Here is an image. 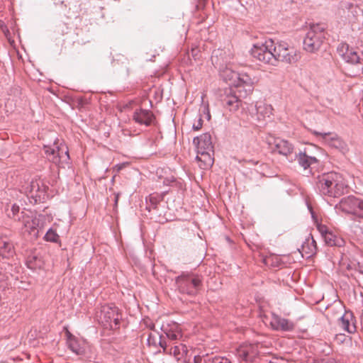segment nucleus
Masks as SVG:
<instances>
[{
  "label": "nucleus",
  "instance_id": "32",
  "mask_svg": "<svg viewBox=\"0 0 363 363\" xmlns=\"http://www.w3.org/2000/svg\"><path fill=\"white\" fill-rule=\"evenodd\" d=\"M19 211L20 207L16 204H13L11 206V213H9L8 216L11 218H13L14 220L18 221V216H21V213Z\"/></svg>",
  "mask_w": 363,
  "mask_h": 363
},
{
  "label": "nucleus",
  "instance_id": "14",
  "mask_svg": "<svg viewBox=\"0 0 363 363\" xmlns=\"http://www.w3.org/2000/svg\"><path fill=\"white\" fill-rule=\"evenodd\" d=\"M18 222L22 224V230L29 234H37L38 221L33 218V213L29 211L21 212V216L18 218Z\"/></svg>",
  "mask_w": 363,
  "mask_h": 363
},
{
  "label": "nucleus",
  "instance_id": "18",
  "mask_svg": "<svg viewBox=\"0 0 363 363\" xmlns=\"http://www.w3.org/2000/svg\"><path fill=\"white\" fill-rule=\"evenodd\" d=\"M273 151L285 156L289 162L294 161V145L286 140L276 139Z\"/></svg>",
  "mask_w": 363,
  "mask_h": 363
},
{
  "label": "nucleus",
  "instance_id": "39",
  "mask_svg": "<svg viewBox=\"0 0 363 363\" xmlns=\"http://www.w3.org/2000/svg\"><path fill=\"white\" fill-rule=\"evenodd\" d=\"M308 210H309V211H310V213L311 214V217L313 219H315V214H314V212H313V211L312 209V207L310 205H308Z\"/></svg>",
  "mask_w": 363,
  "mask_h": 363
},
{
  "label": "nucleus",
  "instance_id": "29",
  "mask_svg": "<svg viewBox=\"0 0 363 363\" xmlns=\"http://www.w3.org/2000/svg\"><path fill=\"white\" fill-rule=\"evenodd\" d=\"M67 345L72 352L76 354H82L84 352L77 339L72 336L69 332H67Z\"/></svg>",
  "mask_w": 363,
  "mask_h": 363
},
{
  "label": "nucleus",
  "instance_id": "31",
  "mask_svg": "<svg viewBox=\"0 0 363 363\" xmlns=\"http://www.w3.org/2000/svg\"><path fill=\"white\" fill-rule=\"evenodd\" d=\"M44 238L46 241L56 242L58 240L59 236L55 230L50 228L45 233Z\"/></svg>",
  "mask_w": 363,
  "mask_h": 363
},
{
  "label": "nucleus",
  "instance_id": "3",
  "mask_svg": "<svg viewBox=\"0 0 363 363\" xmlns=\"http://www.w3.org/2000/svg\"><path fill=\"white\" fill-rule=\"evenodd\" d=\"M347 184L342 176L337 172H328L318 176L315 181V189L324 196L337 197L345 193Z\"/></svg>",
  "mask_w": 363,
  "mask_h": 363
},
{
  "label": "nucleus",
  "instance_id": "10",
  "mask_svg": "<svg viewBox=\"0 0 363 363\" xmlns=\"http://www.w3.org/2000/svg\"><path fill=\"white\" fill-rule=\"evenodd\" d=\"M99 318L106 326L115 329L119 325L121 316L116 306L106 305L102 306Z\"/></svg>",
  "mask_w": 363,
  "mask_h": 363
},
{
  "label": "nucleus",
  "instance_id": "20",
  "mask_svg": "<svg viewBox=\"0 0 363 363\" xmlns=\"http://www.w3.org/2000/svg\"><path fill=\"white\" fill-rule=\"evenodd\" d=\"M213 151H201L197 152L196 160L201 169H208L212 167L213 164Z\"/></svg>",
  "mask_w": 363,
  "mask_h": 363
},
{
  "label": "nucleus",
  "instance_id": "8",
  "mask_svg": "<svg viewBox=\"0 0 363 363\" xmlns=\"http://www.w3.org/2000/svg\"><path fill=\"white\" fill-rule=\"evenodd\" d=\"M161 333H157L158 345L162 347L164 352L168 347V340H177L182 337L181 329L179 325L174 322H168L163 323L160 328Z\"/></svg>",
  "mask_w": 363,
  "mask_h": 363
},
{
  "label": "nucleus",
  "instance_id": "23",
  "mask_svg": "<svg viewBox=\"0 0 363 363\" xmlns=\"http://www.w3.org/2000/svg\"><path fill=\"white\" fill-rule=\"evenodd\" d=\"M194 360L195 363H231V362L225 357H211L207 354L195 355Z\"/></svg>",
  "mask_w": 363,
  "mask_h": 363
},
{
  "label": "nucleus",
  "instance_id": "9",
  "mask_svg": "<svg viewBox=\"0 0 363 363\" xmlns=\"http://www.w3.org/2000/svg\"><path fill=\"white\" fill-rule=\"evenodd\" d=\"M44 151L48 160L53 164H59L69 160L68 148L64 144L57 145L55 141L52 145H44Z\"/></svg>",
  "mask_w": 363,
  "mask_h": 363
},
{
  "label": "nucleus",
  "instance_id": "35",
  "mask_svg": "<svg viewBox=\"0 0 363 363\" xmlns=\"http://www.w3.org/2000/svg\"><path fill=\"white\" fill-rule=\"evenodd\" d=\"M314 363H337L336 360L332 357H326L324 359H316Z\"/></svg>",
  "mask_w": 363,
  "mask_h": 363
},
{
  "label": "nucleus",
  "instance_id": "37",
  "mask_svg": "<svg viewBox=\"0 0 363 363\" xmlns=\"http://www.w3.org/2000/svg\"><path fill=\"white\" fill-rule=\"evenodd\" d=\"M147 326L154 332L157 333V331L155 330V325L154 323H150L149 325H147Z\"/></svg>",
  "mask_w": 363,
  "mask_h": 363
},
{
  "label": "nucleus",
  "instance_id": "33",
  "mask_svg": "<svg viewBox=\"0 0 363 363\" xmlns=\"http://www.w3.org/2000/svg\"><path fill=\"white\" fill-rule=\"evenodd\" d=\"M157 333H156V334H153V333H150L147 337V343L149 345H156L158 342H157V337H158V335H157Z\"/></svg>",
  "mask_w": 363,
  "mask_h": 363
},
{
  "label": "nucleus",
  "instance_id": "41",
  "mask_svg": "<svg viewBox=\"0 0 363 363\" xmlns=\"http://www.w3.org/2000/svg\"><path fill=\"white\" fill-rule=\"evenodd\" d=\"M4 276H5L6 279L8 280L9 279V276H11V272H6Z\"/></svg>",
  "mask_w": 363,
  "mask_h": 363
},
{
  "label": "nucleus",
  "instance_id": "28",
  "mask_svg": "<svg viewBox=\"0 0 363 363\" xmlns=\"http://www.w3.org/2000/svg\"><path fill=\"white\" fill-rule=\"evenodd\" d=\"M322 235L325 239V243L330 246H342L344 240L328 230H321Z\"/></svg>",
  "mask_w": 363,
  "mask_h": 363
},
{
  "label": "nucleus",
  "instance_id": "36",
  "mask_svg": "<svg viewBox=\"0 0 363 363\" xmlns=\"http://www.w3.org/2000/svg\"><path fill=\"white\" fill-rule=\"evenodd\" d=\"M201 126H202L201 119H199V121L196 125V124L193 125V129L195 130H198L201 128Z\"/></svg>",
  "mask_w": 363,
  "mask_h": 363
},
{
  "label": "nucleus",
  "instance_id": "25",
  "mask_svg": "<svg viewBox=\"0 0 363 363\" xmlns=\"http://www.w3.org/2000/svg\"><path fill=\"white\" fill-rule=\"evenodd\" d=\"M352 318V315L346 312L339 318V326L349 333H352L355 331L354 325L350 323Z\"/></svg>",
  "mask_w": 363,
  "mask_h": 363
},
{
  "label": "nucleus",
  "instance_id": "24",
  "mask_svg": "<svg viewBox=\"0 0 363 363\" xmlns=\"http://www.w3.org/2000/svg\"><path fill=\"white\" fill-rule=\"evenodd\" d=\"M188 352L189 351L186 346L182 343L171 346L169 350V353L172 354L177 361L182 359L185 361V358L187 356Z\"/></svg>",
  "mask_w": 363,
  "mask_h": 363
},
{
  "label": "nucleus",
  "instance_id": "27",
  "mask_svg": "<svg viewBox=\"0 0 363 363\" xmlns=\"http://www.w3.org/2000/svg\"><path fill=\"white\" fill-rule=\"evenodd\" d=\"M14 255L13 245L4 238H0V256L9 258Z\"/></svg>",
  "mask_w": 363,
  "mask_h": 363
},
{
  "label": "nucleus",
  "instance_id": "34",
  "mask_svg": "<svg viewBox=\"0 0 363 363\" xmlns=\"http://www.w3.org/2000/svg\"><path fill=\"white\" fill-rule=\"evenodd\" d=\"M157 208V203L155 201H153L152 198H150V203H147L146 209L151 212L152 211L155 210Z\"/></svg>",
  "mask_w": 363,
  "mask_h": 363
},
{
  "label": "nucleus",
  "instance_id": "15",
  "mask_svg": "<svg viewBox=\"0 0 363 363\" xmlns=\"http://www.w3.org/2000/svg\"><path fill=\"white\" fill-rule=\"evenodd\" d=\"M272 110L271 105L260 101H257L255 105H252L250 111L252 118L258 121H262L266 118L270 117Z\"/></svg>",
  "mask_w": 363,
  "mask_h": 363
},
{
  "label": "nucleus",
  "instance_id": "19",
  "mask_svg": "<svg viewBox=\"0 0 363 363\" xmlns=\"http://www.w3.org/2000/svg\"><path fill=\"white\" fill-rule=\"evenodd\" d=\"M193 143L196 147L197 152L213 150L211 135L208 133H203L200 136L195 137L193 139Z\"/></svg>",
  "mask_w": 363,
  "mask_h": 363
},
{
  "label": "nucleus",
  "instance_id": "2",
  "mask_svg": "<svg viewBox=\"0 0 363 363\" xmlns=\"http://www.w3.org/2000/svg\"><path fill=\"white\" fill-rule=\"evenodd\" d=\"M222 50H214L211 56L212 63L218 67L220 76L226 82L229 83L230 88H242L240 91V96H247L253 91V82L249 75L235 72L230 65L225 64L223 57Z\"/></svg>",
  "mask_w": 363,
  "mask_h": 363
},
{
  "label": "nucleus",
  "instance_id": "30",
  "mask_svg": "<svg viewBox=\"0 0 363 363\" xmlns=\"http://www.w3.org/2000/svg\"><path fill=\"white\" fill-rule=\"evenodd\" d=\"M26 265L30 269L35 270L42 267L43 262L37 254L33 252L28 255L26 259Z\"/></svg>",
  "mask_w": 363,
  "mask_h": 363
},
{
  "label": "nucleus",
  "instance_id": "5",
  "mask_svg": "<svg viewBox=\"0 0 363 363\" xmlns=\"http://www.w3.org/2000/svg\"><path fill=\"white\" fill-rule=\"evenodd\" d=\"M175 282L181 293L194 296L201 287L202 277L199 274H182L176 278Z\"/></svg>",
  "mask_w": 363,
  "mask_h": 363
},
{
  "label": "nucleus",
  "instance_id": "4",
  "mask_svg": "<svg viewBox=\"0 0 363 363\" xmlns=\"http://www.w3.org/2000/svg\"><path fill=\"white\" fill-rule=\"evenodd\" d=\"M337 52L342 59L350 65V67L347 68V75L354 77L363 74V60L361 57L362 54L358 53L345 43L339 44Z\"/></svg>",
  "mask_w": 363,
  "mask_h": 363
},
{
  "label": "nucleus",
  "instance_id": "22",
  "mask_svg": "<svg viewBox=\"0 0 363 363\" xmlns=\"http://www.w3.org/2000/svg\"><path fill=\"white\" fill-rule=\"evenodd\" d=\"M154 118L151 111L143 108L136 109L133 114L135 121L141 125H150Z\"/></svg>",
  "mask_w": 363,
  "mask_h": 363
},
{
  "label": "nucleus",
  "instance_id": "13",
  "mask_svg": "<svg viewBox=\"0 0 363 363\" xmlns=\"http://www.w3.org/2000/svg\"><path fill=\"white\" fill-rule=\"evenodd\" d=\"M258 343H243L236 349V356L245 362L252 361L259 354Z\"/></svg>",
  "mask_w": 363,
  "mask_h": 363
},
{
  "label": "nucleus",
  "instance_id": "12",
  "mask_svg": "<svg viewBox=\"0 0 363 363\" xmlns=\"http://www.w3.org/2000/svg\"><path fill=\"white\" fill-rule=\"evenodd\" d=\"M48 186L40 179H33L25 186V192L28 196L33 199L36 202L45 196Z\"/></svg>",
  "mask_w": 363,
  "mask_h": 363
},
{
  "label": "nucleus",
  "instance_id": "11",
  "mask_svg": "<svg viewBox=\"0 0 363 363\" xmlns=\"http://www.w3.org/2000/svg\"><path fill=\"white\" fill-rule=\"evenodd\" d=\"M242 89V88H229L225 91L222 101L230 111H236L242 106V99L247 97L240 96V91Z\"/></svg>",
  "mask_w": 363,
  "mask_h": 363
},
{
  "label": "nucleus",
  "instance_id": "26",
  "mask_svg": "<svg viewBox=\"0 0 363 363\" xmlns=\"http://www.w3.org/2000/svg\"><path fill=\"white\" fill-rule=\"evenodd\" d=\"M303 252L308 255L311 257L315 255L317 251L316 242L311 235L306 239L305 242L301 246Z\"/></svg>",
  "mask_w": 363,
  "mask_h": 363
},
{
  "label": "nucleus",
  "instance_id": "16",
  "mask_svg": "<svg viewBox=\"0 0 363 363\" xmlns=\"http://www.w3.org/2000/svg\"><path fill=\"white\" fill-rule=\"evenodd\" d=\"M313 134L320 136L323 141L328 145L345 152L347 150V144L336 134L330 133H320L313 131Z\"/></svg>",
  "mask_w": 363,
  "mask_h": 363
},
{
  "label": "nucleus",
  "instance_id": "6",
  "mask_svg": "<svg viewBox=\"0 0 363 363\" xmlns=\"http://www.w3.org/2000/svg\"><path fill=\"white\" fill-rule=\"evenodd\" d=\"M325 26L322 24H313L307 32L303 40V48L309 52H314L318 50L324 37Z\"/></svg>",
  "mask_w": 363,
  "mask_h": 363
},
{
  "label": "nucleus",
  "instance_id": "40",
  "mask_svg": "<svg viewBox=\"0 0 363 363\" xmlns=\"http://www.w3.org/2000/svg\"><path fill=\"white\" fill-rule=\"evenodd\" d=\"M358 272L363 276V266H359Z\"/></svg>",
  "mask_w": 363,
  "mask_h": 363
},
{
  "label": "nucleus",
  "instance_id": "1",
  "mask_svg": "<svg viewBox=\"0 0 363 363\" xmlns=\"http://www.w3.org/2000/svg\"><path fill=\"white\" fill-rule=\"evenodd\" d=\"M250 52L254 58L271 65H276L279 61L294 63L300 57L297 50L287 43L281 41L275 44L272 39L254 45Z\"/></svg>",
  "mask_w": 363,
  "mask_h": 363
},
{
  "label": "nucleus",
  "instance_id": "21",
  "mask_svg": "<svg viewBox=\"0 0 363 363\" xmlns=\"http://www.w3.org/2000/svg\"><path fill=\"white\" fill-rule=\"evenodd\" d=\"M294 160H297L298 164L305 170L311 168L312 165L317 164L318 162L316 157L308 155L306 152L295 153Z\"/></svg>",
  "mask_w": 363,
  "mask_h": 363
},
{
  "label": "nucleus",
  "instance_id": "17",
  "mask_svg": "<svg viewBox=\"0 0 363 363\" xmlns=\"http://www.w3.org/2000/svg\"><path fill=\"white\" fill-rule=\"evenodd\" d=\"M270 325L273 330L277 331L290 332L295 328V325L293 321L282 318L275 313L272 314Z\"/></svg>",
  "mask_w": 363,
  "mask_h": 363
},
{
  "label": "nucleus",
  "instance_id": "7",
  "mask_svg": "<svg viewBox=\"0 0 363 363\" xmlns=\"http://www.w3.org/2000/svg\"><path fill=\"white\" fill-rule=\"evenodd\" d=\"M335 208L337 211L363 219V200L354 196L343 197Z\"/></svg>",
  "mask_w": 363,
  "mask_h": 363
},
{
  "label": "nucleus",
  "instance_id": "38",
  "mask_svg": "<svg viewBox=\"0 0 363 363\" xmlns=\"http://www.w3.org/2000/svg\"><path fill=\"white\" fill-rule=\"evenodd\" d=\"M124 166H125V163L118 164L116 165V168L118 171L121 170Z\"/></svg>",
  "mask_w": 363,
  "mask_h": 363
}]
</instances>
